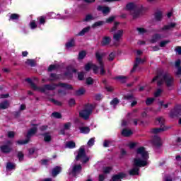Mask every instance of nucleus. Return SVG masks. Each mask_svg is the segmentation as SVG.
I'll list each match as a JSON object with an SVG mask.
<instances>
[{"mask_svg":"<svg viewBox=\"0 0 181 181\" xmlns=\"http://www.w3.org/2000/svg\"><path fill=\"white\" fill-rule=\"evenodd\" d=\"M95 19L91 14H88L84 18L85 22H90V21H94Z\"/></svg>","mask_w":181,"mask_h":181,"instance_id":"f704fd0d","label":"nucleus"},{"mask_svg":"<svg viewBox=\"0 0 181 181\" xmlns=\"http://www.w3.org/2000/svg\"><path fill=\"white\" fill-rule=\"evenodd\" d=\"M156 80H158V86H162L163 83H165V86L168 88V90H172L175 83V79L169 74L158 75L153 78L152 82L153 83Z\"/></svg>","mask_w":181,"mask_h":181,"instance_id":"7ed1b4c3","label":"nucleus"},{"mask_svg":"<svg viewBox=\"0 0 181 181\" xmlns=\"http://www.w3.org/2000/svg\"><path fill=\"white\" fill-rule=\"evenodd\" d=\"M8 136L9 138H13L15 136V132H8Z\"/></svg>","mask_w":181,"mask_h":181,"instance_id":"69168bd1","label":"nucleus"},{"mask_svg":"<svg viewBox=\"0 0 181 181\" xmlns=\"http://www.w3.org/2000/svg\"><path fill=\"white\" fill-rule=\"evenodd\" d=\"M76 95H83L86 94V89L84 88H81L76 92Z\"/></svg>","mask_w":181,"mask_h":181,"instance_id":"7c9ffc66","label":"nucleus"},{"mask_svg":"<svg viewBox=\"0 0 181 181\" xmlns=\"http://www.w3.org/2000/svg\"><path fill=\"white\" fill-rule=\"evenodd\" d=\"M81 171V165H75L73 166L72 170L69 172V175L76 176V173H79Z\"/></svg>","mask_w":181,"mask_h":181,"instance_id":"f8f14e48","label":"nucleus"},{"mask_svg":"<svg viewBox=\"0 0 181 181\" xmlns=\"http://www.w3.org/2000/svg\"><path fill=\"white\" fill-rule=\"evenodd\" d=\"M111 170H112V168L111 167H106V168H103L104 173H110V172H111Z\"/></svg>","mask_w":181,"mask_h":181,"instance_id":"603ef678","label":"nucleus"},{"mask_svg":"<svg viewBox=\"0 0 181 181\" xmlns=\"http://www.w3.org/2000/svg\"><path fill=\"white\" fill-rule=\"evenodd\" d=\"M114 59H115V53L112 52L109 54L108 60H109V62H112V60H114Z\"/></svg>","mask_w":181,"mask_h":181,"instance_id":"c03bdc74","label":"nucleus"},{"mask_svg":"<svg viewBox=\"0 0 181 181\" xmlns=\"http://www.w3.org/2000/svg\"><path fill=\"white\" fill-rule=\"evenodd\" d=\"M176 75L177 76L181 75V66H179L178 68H177Z\"/></svg>","mask_w":181,"mask_h":181,"instance_id":"338daca9","label":"nucleus"},{"mask_svg":"<svg viewBox=\"0 0 181 181\" xmlns=\"http://www.w3.org/2000/svg\"><path fill=\"white\" fill-rule=\"evenodd\" d=\"M115 18L116 17L115 16L109 17L107 19H106V23H111L112 22H114Z\"/></svg>","mask_w":181,"mask_h":181,"instance_id":"37998d69","label":"nucleus"},{"mask_svg":"<svg viewBox=\"0 0 181 181\" xmlns=\"http://www.w3.org/2000/svg\"><path fill=\"white\" fill-rule=\"evenodd\" d=\"M181 115V106L176 105L174 109H173L170 112V117L171 118H175V117H179Z\"/></svg>","mask_w":181,"mask_h":181,"instance_id":"6e6552de","label":"nucleus"},{"mask_svg":"<svg viewBox=\"0 0 181 181\" xmlns=\"http://www.w3.org/2000/svg\"><path fill=\"white\" fill-rule=\"evenodd\" d=\"M166 129H168V128L166 127L156 128V129H151V134H160V132H163L166 131Z\"/></svg>","mask_w":181,"mask_h":181,"instance_id":"f3484780","label":"nucleus"},{"mask_svg":"<svg viewBox=\"0 0 181 181\" xmlns=\"http://www.w3.org/2000/svg\"><path fill=\"white\" fill-rule=\"evenodd\" d=\"M125 177V174L120 173L116 175H114L112 177V181H121V179H124Z\"/></svg>","mask_w":181,"mask_h":181,"instance_id":"4468645a","label":"nucleus"},{"mask_svg":"<svg viewBox=\"0 0 181 181\" xmlns=\"http://www.w3.org/2000/svg\"><path fill=\"white\" fill-rule=\"evenodd\" d=\"M156 19L157 21H160V19H162V13H156Z\"/></svg>","mask_w":181,"mask_h":181,"instance_id":"4d7b16f0","label":"nucleus"},{"mask_svg":"<svg viewBox=\"0 0 181 181\" xmlns=\"http://www.w3.org/2000/svg\"><path fill=\"white\" fill-rule=\"evenodd\" d=\"M51 102L53 103V104H54L55 105H58V106L62 105V102L54 99H51Z\"/></svg>","mask_w":181,"mask_h":181,"instance_id":"49530a36","label":"nucleus"},{"mask_svg":"<svg viewBox=\"0 0 181 181\" xmlns=\"http://www.w3.org/2000/svg\"><path fill=\"white\" fill-rule=\"evenodd\" d=\"M160 39H162V35H160V34H155L151 40V43H156V42H159V40H160Z\"/></svg>","mask_w":181,"mask_h":181,"instance_id":"dca6fc26","label":"nucleus"},{"mask_svg":"<svg viewBox=\"0 0 181 181\" xmlns=\"http://www.w3.org/2000/svg\"><path fill=\"white\" fill-rule=\"evenodd\" d=\"M180 64H181L180 59H177V61H175V66L176 69H177L178 67H180Z\"/></svg>","mask_w":181,"mask_h":181,"instance_id":"680f3d73","label":"nucleus"},{"mask_svg":"<svg viewBox=\"0 0 181 181\" xmlns=\"http://www.w3.org/2000/svg\"><path fill=\"white\" fill-rule=\"evenodd\" d=\"M40 23L42 25L46 23V18L43 16L40 17Z\"/></svg>","mask_w":181,"mask_h":181,"instance_id":"13d9d810","label":"nucleus"},{"mask_svg":"<svg viewBox=\"0 0 181 181\" xmlns=\"http://www.w3.org/2000/svg\"><path fill=\"white\" fill-rule=\"evenodd\" d=\"M10 19H12V20L19 19V15L16 13H13L11 15Z\"/></svg>","mask_w":181,"mask_h":181,"instance_id":"3c124183","label":"nucleus"},{"mask_svg":"<svg viewBox=\"0 0 181 181\" xmlns=\"http://www.w3.org/2000/svg\"><path fill=\"white\" fill-rule=\"evenodd\" d=\"M80 131L81 134H88L90 132V128L89 127H81Z\"/></svg>","mask_w":181,"mask_h":181,"instance_id":"72a5a7b5","label":"nucleus"},{"mask_svg":"<svg viewBox=\"0 0 181 181\" xmlns=\"http://www.w3.org/2000/svg\"><path fill=\"white\" fill-rule=\"evenodd\" d=\"M15 168V164H12V163H8L6 165V169L8 170H12V169Z\"/></svg>","mask_w":181,"mask_h":181,"instance_id":"79ce46f5","label":"nucleus"},{"mask_svg":"<svg viewBox=\"0 0 181 181\" xmlns=\"http://www.w3.org/2000/svg\"><path fill=\"white\" fill-rule=\"evenodd\" d=\"M76 160H81L83 163H87L90 160V158L86 155V150L83 148H80L78 152V155L76 157Z\"/></svg>","mask_w":181,"mask_h":181,"instance_id":"39448f33","label":"nucleus"},{"mask_svg":"<svg viewBox=\"0 0 181 181\" xmlns=\"http://www.w3.org/2000/svg\"><path fill=\"white\" fill-rule=\"evenodd\" d=\"M152 144L156 146V148H159V146H162V140L158 136H155L153 138Z\"/></svg>","mask_w":181,"mask_h":181,"instance_id":"ddd939ff","label":"nucleus"},{"mask_svg":"<svg viewBox=\"0 0 181 181\" xmlns=\"http://www.w3.org/2000/svg\"><path fill=\"white\" fill-rule=\"evenodd\" d=\"M96 59L98 60V63L99 64V68L97 65L91 63H88L85 65V70L86 71H90V69H92L95 74L98 73V69L100 70L101 76H104L105 74V69H104V62H103V57L105 56L104 53H100L99 52H96L95 54Z\"/></svg>","mask_w":181,"mask_h":181,"instance_id":"f03ea898","label":"nucleus"},{"mask_svg":"<svg viewBox=\"0 0 181 181\" xmlns=\"http://www.w3.org/2000/svg\"><path fill=\"white\" fill-rule=\"evenodd\" d=\"M56 65H50L48 68V71H53V70H56Z\"/></svg>","mask_w":181,"mask_h":181,"instance_id":"052dcab7","label":"nucleus"},{"mask_svg":"<svg viewBox=\"0 0 181 181\" xmlns=\"http://www.w3.org/2000/svg\"><path fill=\"white\" fill-rule=\"evenodd\" d=\"M169 40L162 41L160 42V47H165L169 43Z\"/></svg>","mask_w":181,"mask_h":181,"instance_id":"8fccbe9b","label":"nucleus"},{"mask_svg":"<svg viewBox=\"0 0 181 181\" xmlns=\"http://www.w3.org/2000/svg\"><path fill=\"white\" fill-rule=\"evenodd\" d=\"M26 81H28V83H29L32 87V88L35 90V91H37V89L39 88V87H37L33 81L32 79L30 78H27Z\"/></svg>","mask_w":181,"mask_h":181,"instance_id":"393cba45","label":"nucleus"},{"mask_svg":"<svg viewBox=\"0 0 181 181\" xmlns=\"http://www.w3.org/2000/svg\"><path fill=\"white\" fill-rule=\"evenodd\" d=\"M52 116L54 117V118H62V114L54 112L52 114Z\"/></svg>","mask_w":181,"mask_h":181,"instance_id":"a18cd8bd","label":"nucleus"},{"mask_svg":"<svg viewBox=\"0 0 181 181\" xmlns=\"http://www.w3.org/2000/svg\"><path fill=\"white\" fill-rule=\"evenodd\" d=\"M44 141L45 142H50L52 141V136L48 133H45L44 134Z\"/></svg>","mask_w":181,"mask_h":181,"instance_id":"c756f323","label":"nucleus"},{"mask_svg":"<svg viewBox=\"0 0 181 181\" xmlns=\"http://www.w3.org/2000/svg\"><path fill=\"white\" fill-rule=\"evenodd\" d=\"M105 22L104 21H97L93 25H92V28H98V26H103Z\"/></svg>","mask_w":181,"mask_h":181,"instance_id":"473e14b6","label":"nucleus"},{"mask_svg":"<svg viewBox=\"0 0 181 181\" xmlns=\"http://www.w3.org/2000/svg\"><path fill=\"white\" fill-rule=\"evenodd\" d=\"M66 148H69L70 149H73V148H76V143L74 141H69L66 144Z\"/></svg>","mask_w":181,"mask_h":181,"instance_id":"2f4dec72","label":"nucleus"},{"mask_svg":"<svg viewBox=\"0 0 181 181\" xmlns=\"http://www.w3.org/2000/svg\"><path fill=\"white\" fill-rule=\"evenodd\" d=\"M111 42V38L110 37H105L102 40V46H107Z\"/></svg>","mask_w":181,"mask_h":181,"instance_id":"4be33fe9","label":"nucleus"},{"mask_svg":"<svg viewBox=\"0 0 181 181\" xmlns=\"http://www.w3.org/2000/svg\"><path fill=\"white\" fill-rule=\"evenodd\" d=\"M127 9H128V11H130L132 13L133 11L136 9V6H135V4L133 3H129L127 5Z\"/></svg>","mask_w":181,"mask_h":181,"instance_id":"5701e85b","label":"nucleus"},{"mask_svg":"<svg viewBox=\"0 0 181 181\" xmlns=\"http://www.w3.org/2000/svg\"><path fill=\"white\" fill-rule=\"evenodd\" d=\"M62 172V167H55L53 170H52V176L54 177H56L57 175H58L60 173Z\"/></svg>","mask_w":181,"mask_h":181,"instance_id":"6ab92c4d","label":"nucleus"},{"mask_svg":"<svg viewBox=\"0 0 181 181\" xmlns=\"http://www.w3.org/2000/svg\"><path fill=\"white\" fill-rule=\"evenodd\" d=\"M57 87V85L51 84V85H45L42 87H38L37 91H40V93H46L48 90H53Z\"/></svg>","mask_w":181,"mask_h":181,"instance_id":"0eeeda50","label":"nucleus"},{"mask_svg":"<svg viewBox=\"0 0 181 181\" xmlns=\"http://www.w3.org/2000/svg\"><path fill=\"white\" fill-rule=\"evenodd\" d=\"M18 156L20 161L23 160V153L22 152H19Z\"/></svg>","mask_w":181,"mask_h":181,"instance_id":"e2e57ef3","label":"nucleus"},{"mask_svg":"<svg viewBox=\"0 0 181 181\" xmlns=\"http://www.w3.org/2000/svg\"><path fill=\"white\" fill-rule=\"evenodd\" d=\"M60 87L65 88V90H73V86L66 83H59Z\"/></svg>","mask_w":181,"mask_h":181,"instance_id":"c85d7f7f","label":"nucleus"},{"mask_svg":"<svg viewBox=\"0 0 181 181\" xmlns=\"http://www.w3.org/2000/svg\"><path fill=\"white\" fill-rule=\"evenodd\" d=\"M78 80H84V73L83 72L78 73Z\"/></svg>","mask_w":181,"mask_h":181,"instance_id":"5fc2aeb1","label":"nucleus"},{"mask_svg":"<svg viewBox=\"0 0 181 181\" xmlns=\"http://www.w3.org/2000/svg\"><path fill=\"white\" fill-rule=\"evenodd\" d=\"M91 112H93L91 107L88 106L79 112V117H81V118H83V119H88V118H90V115H91Z\"/></svg>","mask_w":181,"mask_h":181,"instance_id":"423d86ee","label":"nucleus"},{"mask_svg":"<svg viewBox=\"0 0 181 181\" xmlns=\"http://www.w3.org/2000/svg\"><path fill=\"white\" fill-rule=\"evenodd\" d=\"M176 23H170L168 25H164L158 32H163L165 30H172L174 28H176Z\"/></svg>","mask_w":181,"mask_h":181,"instance_id":"9b49d317","label":"nucleus"},{"mask_svg":"<svg viewBox=\"0 0 181 181\" xmlns=\"http://www.w3.org/2000/svg\"><path fill=\"white\" fill-rule=\"evenodd\" d=\"M86 84H88V86H92V84H94V80L93 79V78L91 77L87 78Z\"/></svg>","mask_w":181,"mask_h":181,"instance_id":"ea45409f","label":"nucleus"},{"mask_svg":"<svg viewBox=\"0 0 181 181\" xmlns=\"http://www.w3.org/2000/svg\"><path fill=\"white\" fill-rule=\"evenodd\" d=\"M70 127H71V123L70 122L66 123L64 126V129H70Z\"/></svg>","mask_w":181,"mask_h":181,"instance_id":"0e129e2a","label":"nucleus"},{"mask_svg":"<svg viewBox=\"0 0 181 181\" xmlns=\"http://www.w3.org/2000/svg\"><path fill=\"white\" fill-rule=\"evenodd\" d=\"M153 101H155V98H148L146 100V105H151L153 103Z\"/></svg>","mask_w":181,"mask_h":181,"instance_id":"4c0bfd02","label":"nucleus"},{"mask_svg":"<svg viewBox=\"0 0 181 181\" xmlns=\"http://www.w3.org/2000/svg\"><path fill=\"white\" fill-rule=\"evenodd\" d=\"M97 10L102 12V13H103L105 16L108 15V13L111 12V8L110 7L104 6H98Z\"/></svg>","mask_w":181,"mask_h":181,"instance_id":"9d476101","label":"nucleus"},{"mask_svg":"<svg viewBox=\"0 0 181 181\" xmlns=\"http://www.w3.org/2000/svg\"><path fill=\"white\" fill-rule=\"evenodd\" d=\"M83 57H86V52L82 51L79 53L78 59H83Z\"/></svg>","mask_w":181,"mask_h":181,"instance_id":"6e6d98bb","label":"nucleus"},{"mask_svg":"<svg viewBox=\"0 0 181 181\" xmlns=\"http://www.w3.org/2000/svg\"><path fill=\"white\" fill-rule=\"evenodd\" d=\"M124 35V30H119L113 35V39L115 42H119L122 39V36Z\"/></svg>","mask_w":181,"mask_h":181,"instance_id":"1a4fd4ad","label":"nucleus"},{"mask_svg":"<svg viewBox=\"0 0 181 181\" xmlns=\"http://www.w3.org/2000/svg\"><path fill=\"white\" fill-rule=\"evenodd\" d=\"M90 27H86V28H83L81 32L78 33L77 36H84V35H86V33H87V32L90 31Z\"/></svg>","mask_w":181,"mask_h":181,"instance_id":"bb28decb","label":"nucleus"},{"mask_svg":"<svg viewBox=\"0 0 181 181\" xmlns=\"http://www.w3.org/2000/svg\"><path fill=\"white\" fill-rule=\"evenodd\" d=\"M156 119H157L159 125L162 126L165 124V119L163 117H158Z\"/></svg>","mask_w":181,"mask_h":181,"instance_id":"a19ab883","label":"nucleus"},{"mask_svg":"<svg viewBox=\"0 0 181 181\" xmlns=\"http://www.w3.org/2000/svg\"><path fill=\"white\" fill-rule=\"evenodd\" d=\"M115 80H118L120 83H127V80H128L127 76H119L115 77Z\"/></svg>","mask_w":181,"mask_h":181,"instance_id":"412c9836","label":"nucleus"},{"mask_svg":"<svg viewBox=\"0 0 181 181\" xmlns=\"http://www.w3.org/2000/svg\"><path fill=\"white\" fill-rule=\"evenodd\" d=\"M124 100H134L135 98L134 95H127L124 97Z\"/></svg>","mask_w":181,"mask_h":181,"instance_id":"864d4df0","label":"nucleus"},{"mask_svg":"<svg viewBox=\"0 0 181 181\" xmlns=\"http://www.w3.org/2000/svg\"><path fill=\"white\" fill-rule=\"evenodd\" d=\"M131 15L132 16L134 19H136V18H139V15H141V12H139V11L136 10V8L131 13Z\"/></svg>","mask_w":181,"mask_h":181,"instance_id":"cd10ccee","label":"nucleus"},{"mask_svg":"<svg viewBox=\"0 0 181 181\" xmlns=\"http://www.w3.org/2000/svg\"><path fill=\"white\" fill-rule=\"evenodd\" d=\"M95 138H91L88 141V146H93L94 145V142H95Z\"/></svg>","mask_w":181,"mask_h":181,"instance_id":"09e8293b","label":"nucleus"},{"mask_svg":"<svg viewBox=\"0 0 181 181\" xmlns=\"http://www.w3.org/2000/svg\"><path fill=\"white\" fill-rule=\"evenodd\" d=\"M1 151L3 153H9L12 151V147L8 145H3L1 146Z\"/></svg>","mask_w":181,"mask_h":181,"instance_id":"2eb2a0df","label":"nucleus"},{"mask_svg":"<svg viewBox=\"0 0 181 181\" xmlns=\"http://www.w3.org/2000/svg\"><path fill=\"white\" fill-rule=\"evenodd\" d=\"M148 159H149V154L148 151L145 150L144 147H140L137 148L136 153V157L134 158L133 166H136L129 170V175L131 176H135V175H139V168H143L148 165Z\"/></svg>","mask_w":181,"mask_h":181,"instance_id":"f257e3e1","label":"nucleus"},{"mask_svg":"<svg viewBox=\"0 0 181 181\" xmlns=\"http://www.w3.org/2000/svg\"><path fill=\"white\" fill-rule=\"evenodd\" d=\"M119 103V100H118V98H114L111 102H110V105H112L114 108H115L116 105H118V103Z\"/></svg>","mask_w":181,"mask_h":181,"instance_id":"c9c22d12","label":"nucleus"},{"mask_svg":"<svg viewBox=\"0 0 181 181\" xmlns=\"http://www.w3.org/2000/svg\"><path fill=\"white\" fill-rule=\"evenodd\" d=\"M37 131V127H34L31 128L27 134V136H26L27 139L25 140H18L17 141V144L18 145H25V144H28L30 138H32V136H33V135L36 134Z\"/></svg>","mask_w":181,"mask_h":181,"instance_id":"20e7f679","label":"nucleus"},{"mask_svg":"<svg viewBox=\"0 0 181 181\" xmlns=\"http://www.w3.org/2000/svg\"><path fill=\"white\" fill-rule=\"evenodd\" d=\"M50 80L53 81V80H57V78H59V77L57 76V75L54 74H51L50 75Z\"/></svg>","mask_w":181,"mask_h":181,"instance_id":"bf43d9fd","label":"nucleus"},{"mask_svg":"<svg viewBox=\"0 0 181 181\" xmlns=\"http://www.w3.org/2000/svg\"><path fill=\"white\" fill-rule=\"evenodd\" d=\"M175 52L178 54H181V47H177L175 48Z\"/></svg>","mask_w":181,"mask_h":181,"instance_id":"774afa93","label":"nucleus"},{"mask_svg":"<svg viewBox=\"0 0 181 181\" xmlns=\"http://www.w3.org/2000/svg\"><path fill=\"white\" fill-rule=\"evenodd\" d=\"M25 63L26 64H28V66H32V67H33L36 64L35 60L33 59H27Z\"/></svg>","mask_w":181,"mask_h":181,"instance_id":"58836bf2","label":"nucleus"},{"mask_svg":"<svg viewBox=\"0 0 181 181\" xmlns=\"http://www.w3.org/2000/svg\"><path fill=\"white\" fill-rule=\"evenodd\" d=\"M76 43L74 42V38H71V40L66 44L67 49H70V47H74Z\"/></svg>","mask_w":181,"mask_h":181,"instance_id":"a878e982","label":"nucleus"},{"mask_svg":"<svg viewBox=\"0 0 181 181\" xmlns=\"http://www.w3.org/2000/svg\"><path fill=\"white\" fill-rule=\"evenodd\" d=\"M162 93H163V90H162L160 88L157 89L154 93V97H156V98L160 97Z\"/></svg>","mask_w":181,"mask_h":181,"instance_id":"e433bc0d","label":"nucleus"},{"mask_svg":"<svg viewBox=\"0 0 181 181\" xmlns=\"http://www.w3.org/2000/svg\"><path fill=\"white\" fill-rule=\"evenodd\" d=\"M8 107H9V102H8L7 100L0 103L1 110H6V108H8Z\"/></svg>","mask_w":181,"mask_h":181,"instance_id":"b1692460","label":"nucleus"},{"mask_svg":"<svg viewBox=\"0 0 181 181\" xmlns=\"http://www.w3.org/2000/svg\"><path fill=\"white\" fill-rule=\"evenodd\" d=\"M144 62H145V59H141V58H136V62L133 66V69L132 70V71H135V70L136 69V67L139 66V64L144 63Z\"/></svg>","mask_w":181,"mask_h":181,"instance_id":"a211bd4d","label":"nucleus"},{"mask_svg":"<svg viewBox=\"0 0 181 181\" xmlns=\"http://www.w3.org/2000/svg\"><path fill=\"white\" fill-rule=\"evenodd\" d=\"M122 135L123 136H131L132 135V130L124 129L122 131Z\"/></svg>","mask_w":181,"mask_h":181,"instance_id":"aec40b11","label":"nucleus"},{"mask_svg":"<svg viewBox=\"0 0 181 181\" xmlns=\"http://www.w3.org/2000/svg\"><path fill=\"white\" fill-rule=\"evenodd\" d=\"M137 32H139V35H144V33H146V30L143 28H137Z\"/></svg>","mask_w":181,"mask_h":181,"instance_id":"de8ad7c7","label":"nucleus"}]
</instances>
